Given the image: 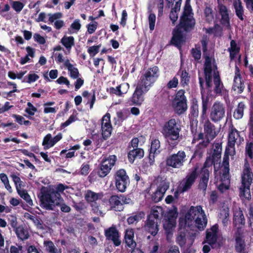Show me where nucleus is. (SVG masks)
Returning <instances> with one entry per match:
<instances>
[{
	"label": "nucleus",
	"mask_w": 253,
	"mask_h": 253,
	"mask_svg": "<svg viewBox=\"0 0 253 253\" xmlns=\"http://www.w3.org/2000/svg\"><path fill=\"white\" fill-rule=\"evenodd\" d=\"M203 127L205 135L202 132L195 134L192 140L193 143H196L200 140H202L197 145L196 150L195 152V155H198L200 157L202 156L203 150L207 148L211 141L217 135L214 125L209 119L205 121Z\"/></svg>",
	"instance_id": "nucleus-1"
},
{
	"label": "nucleus",
	"mask_w": 253,
	"mask_h": 253,
	"mask_svg": "<svg viewBox=\"0 0 253 253\" xmlns=\"http://www.w3.org/2000/svg\"><path fill=\"white\" fill-rule=\"evenodd\" d=\"M185 223L191 226L194 223L200 230H203L207 224V218L201 206H191L185 216Z\"/></svg>",
	"instance_id": "nucleus-2"
},
{
	"label": "nucleus",
	"mask_w": 253,
	"mask_h": 253,
	"mask_svg": "<svg viewBox=\"0 0 253 253\" xmlns=\"http://www.w3.org/2000/svg\"><path fill=\"white\" fill-rule=\"evenodd\" d=\"M180 130L178 120L171 119L165 124L162 133L169 143L174 141L173 144L176 145L178 143Z\"/></svg>",
	"instance_id": "nucleus-3"
},
{
	"label": "nucleus",
	"mask_w": 253,
	"mask_h": 253,
	"mask_svg": "<svg viewBox=\"0 0 253 253\" xmlns=\"http://www.w3.org/2000/svg\"><path fill=\"white\" fill-rule=\"evenodd\" d=\"M205 61L204 64V72L206 85L208 87L212 86V77L219 76L215 59L206 55L204 57Z\"/></svg>",
	"instance_id": "nucleus-4"
},
{
	"label": "nucleus",
	"mask_w": 253,
	"mask_h": 253,
	"mask_svg": "<svg viewBox=\"0 0 253 253\" xmlns=\"http://www.w3.org/2000/svg\"><path fill=\"white\" fill-rule=\"evenodd\" d=\"M205 61L204 64V72L206 85L208 87L212 86V77L219 76L215 59L206 55L204 57Z\"/></svg>",
	"instance_id": "nucleus-5"
},
{
	"label": "nucleus",
	"mask_w": 253,
	"mask_h": 253,
	"mask_svg": "<svg viewBox=\"0 0 253 253\" xmlns=\"http://www.w3.org/2000/svg\"><path fill=\"white\" fill-rule=\"evenodd\" d=\"M253 179V174L248 163H245L242 174V186L240 188L242 196L247 199L251 198L250 185Z\"/></svg>",
	"instance_id": "nucleus-6"
},
{
	"label": "nucleus",
	"mask_w": 253,
	"mask_h": 253,
	"mask_svg": "<svg viewBox=\"0 0 253 253\" xmlns=\"http://www.w3.org/2000/svg\"><path fill=\"white\" fill-rule=\"evenodd\" d=\"M190 0H186L183 14L180 17L179 26L185 31H188L193 28L195 24L193 18V13L190 5Z\"/></svg>",
	"instance_id": "nucleus-7"
},
{
	"label": "nucleus",
	"mask_w": 253,
	"mask_h": 253,
	"mask_svg": "<svg viewBox=\"0 0 253 253\" xmlns=\"http://www.w3.org/2000/svg\"><path fill=\"white\" fill-rule=\"evenodd\" d=\"M57 199L56 195L52 193L51 189L42 191L40 198V206L46 210H53L56 206L61 204Z\"/></svg>",
	"instance_id": "nucleus-8"
},
{
	"label": "nucleus",
	"mask_w": 253,
	"mask_h": 253,
	"mask_svg": "<svg viewBox=\"0 0 253 253\" xmlns=\"http://www.w3.org/2000/svg\"><path fill=\"white\" fill-rule=\"evenodd\" d=\"M186 155L184 151H179L168 157L166 160V165L173 169H180L183 166L186 161Z\"/></svg>",
	"instance_id": "nucleus-9"
},
{
	"label": "nucleus",
	"mask_w": 253,
	"mask_h": 253,
	"mask_svg": "<svg viewBox=\"0 0 253 253\" xmlns=\"http://www.w3.org/2000/svg\"><path fill=\"white\" fill-rule=\"evenodd\" d=\"M177 217V212L176 209L169 210L165 216L163 227L168 236L172 234V230L175 226Z\"/></svg>",
	"instance_id": "nucleus-10"
},
{
	"label": "nucleus",
	"mask_w": 253,
	"mask_h": 253,
	"mask_svg": "<svg viewBox=\"0 0 253 253\" xmlns=\"http://www.w3.org/2000/svg\"><path fill=\"white\" fill-rule=\"evenodd\" d=\"M172 105L175 112L178 114H181L186 111L187 106L184 90H180L177 92Z\"/></svg>",
	"instance_id": "nucleus-11"
},
{
	"label": "nucleus",
	"mask_w": 253,
	"mask_h": 253,
	"mask_svg": "<svg viewBox=\"0 0 253 253\" xmlns=\"http://www.w3.org/2000/svg\"><path fill=\"white\" fill-rule=\"evenodd\" d=\"M130 201V199H127L123 196L113 195L109 199L110 209L115 211H122L124 208V204H129Z\"/></svg>",
	"instance_id": "nucleus-12"
},
{
	"label": "nucleus",
	"mask_w": 253,
	"mask_h": 253,
	"mask_svg": "<svg viewBox=\"0 0 253 253\" xmlns=\"http://www.w3.org/2000/svg\"><path fill=\"white\" fill-rule=\"evenodd\" d=\"M117 161L115 155L109 156L101 163L98 174L100 177L106 176L110 171L112 168L115 165Z\"/></svg>",
	"instance_id": "nucleus-13"
},
{
	"label": "nucleus",
	"mask_w": 253,
	"mask_h": 253,
	"mask_svg": "<svg viewBox=\"0 0 253 253\" xmlns=\"http://www.w3.org/2000/svg\"><path fill=\"white\" fill-rule=\"evenodd\" d=\"M115 183L117 189L121 192L125 191L129 182L128 176L124 169L118 170L115 174Z\"/></svg>",
	"instance_id": "nucleus-14"
},
{
	"label": "nucleus",
	"mask_w": 253,
	"mask_h": 253,
	"mask_svg": "<svg viewBox=\"0 0 253 253\" xmlns=\"http://www.w3.org/2000/svg\"><path fill=\"white\" fill-rule=\"evenodd\" d=\"M225 109L223 104L216 102L212 105L211 113L210 118L214 122L221 121L225 116Z\"/></svg>",
	"instance_id": "nucleus-15"
},
{
	"label": "nucleus",
	"mask_w": 253,
	"mask_h": 253,
	"mask_svg": "<svg viewBox=\"0 0 253 253\" xmlns=\"http://www.w3.org/2000/svg\"><path fill=\"white\" fill-rule=\"evenodd\" d=\"M197 177V168H195L194 170L189 172L181 182L180 186L181 192H184L190 189Z\"/></svg>",
	"instance_id": "nucleus-16"
},
{
	"label": "nucleus",
	"mask_w": 253,
	"mask_h": 253,
	"mask_svg": "<svg viewBox=\"0 0 253 253\" xmlns=\"http://www.w3.org/2000/svg\"><path fill=\"white\" fill-rule=\"evenodd\" d=\"M102 135L104 139L109 137L112 132V126L110 123V115L107 113L102 119L101 123Z\"/></svg>",
	"instance_id": "nucleus-17"
},
{
	"label": "nucleus",
	"mask_w": 253,
	"mask_h": 253,
	"mask_svg": "<svg viewBox=\"0 0 253 253\" xmlns=\"http://www.w3.org/2000/svg\"><path fill=\"white\" fill-rule=\"evenodd\" d=\"M105 235L107 239L113 241L116 246H119L121 243L118 230L116 227L112 226L105 231Z\"/></svg>",
	"instance_id": "nucleus-18"
},
{
	"label": "nucleus",
	"mask_w": 253,
	"mask_h": 253,
	"mask_svg": "<svg viewBox=\"0 0 253 253\" xmlns=\"http://www.w3.org/2000/svg\"><path fill=\"white\" fill-rule=\"evenodd\" d=\"M245 86L244 82L241 77V73L239 68L235 66V73L234 78V84H233V89L235 91H237L238 93H241L243 92Z\"/></svg>",
	"instance_id": "nucleus-19"
},
{
	"label": "nucleus",
	"mask_w": 253,
	"mask_h": 253,
	"mask_svg": "<svg viewBox=\"0 0 253 253\" xmlns=\"http://www.w3.org/2000/svg\"><path fill=\"white\" fill-rule=\"evenodd\" d=\"M217 230L218 226L214 225L210 230L207 231L206 242L212 248L216 247Z\"/></svg>",
	"instance_id": "nucleus-20"
},
{
	"label": "nucleus",
	"mask_w": 253,
	"mask_h": 253,
	"mask_svg": "<svg viewBox=\"0 0 253 253\" xmlns=\"http://www.w3.org/2000/svg\"><path fill=\"white\" fill-rule=\"evenodd\" d=\"M239 137L238 131L232 126L229 132L228 144L226 148L230 149L232 151H235V144Z\"/></svg>",
	"instance_id": "nucleus-21"
},
{
	"label": "nucleus",
	"mask_w": 253,
	"mask_h": 253,
	"mask_svg": "<svg viewBox=\"0 0 253 253\" xmlns=\"http://www.w3.org/2000/svg\"><path fill=\"white\" fill-rule=\"evenodd\" d=\"M159 222L155 220L148 218L144 226V229L146 231L154 236L159 231Z\"/></svg>",
	"instance_id": "nucleus-22"
},
{
	"label": "nucleus",
	"mask_w": 253,
	"mask_h": 253,
	"mask_svg": "<svg viewBox=\"0 0 253 253\" xmlns=\"http://www.w3.org/2000/svg\"><path fill=\"white\" fill-rule=\"evenodd\" d=\"M217 10L221 16V22L224 24L229 23V17L228 9L225 5L223 4L219 0L217 1Z\"/></svg>",
	"instance_id": "nucleus-23"
},
{
	"label": "nucleus",
	"mask_w": 253,
	"mask_h": 253,
	"mask_svg": "<svg viewBox=\"0 0 253 253\" xmlns=\"http://www.w3.org/2000/svg\"><path fill=\"white\" fill-rule=\"evenodd\" d=\"M145 92L144 89L137 86L131 97V101L132 104L136 105H141L144 101L143 94Z\"/></svg>",
	"instance_id": "nucleus-24"
},
{
	"label": "nucleus",
	"mask_w": 253,
	"mask_h": 253,
	"mask_svg": "<svg viewBox=\"0 0 253 253\" xmlns=\"http://www.w3.org/2000/svg\"><path fill=\"white\" fill-rule=\"evenodd\" d=\"M245 218L243 211L239 209L234 211L233 223L238 229L241 228L245 224Z\"/></svg>",
	"instance_id": "nucleus-25"
},
{
	"label": "nucleus",
	"mask_w": 253,
	"mask_h": 253,
	"mask_svg": "<svg viewBox=\"0 0 253 253\" xmlns=\"http://www.w3.org/2000/svg\"><path fill=\"white\" fill-rule=\"evenodd\" d=\"M134 231L132 229L126 230L125 235V242L127 246L131 248H134L136 243L134 240Z\"/></svg>",
	"instance_id": "nucleus-26"
},
{
	"label": "nucleus",
	"mask_w": 253,
	"mask_h": 253,
	"mask_svg": "<svg viewBox=\"0 0 253 253\" xmlns=\"http://www.w3.org/2000/svg\"><path fill=\"white\" fill-rule=\"evenodd\" d=\"M233 6L237 16L242 21L244 20V9L241 0H234Z\"/></svg>",
	"instance_id": "nucleus-27"
},
{
	"label": "nucleus",
	"mask_w": 253,
	"mask_h": 253,
	"mask_svg": "<svg viewBox=\"0 0 253 253\" xmlns=\"http://www.w3.org/2000/svg\"><path fill=\"white\" fill-rule=\"evenodd\" d=\"M163 213V209L160 207H153L151 211L150 214L148 218L152 220H155L160 222V218Z\"/></svg>",
	"instance_id": "nucleus-28"
},
{
	"label": "nucleus",
	"mask_w": 253,
	"mask_h": 253,
	"mask_svg": "<svg viewBox=\"0 0 253 253\" xmlns=\"http://www.w3.org/2000/svg\"><path fill=\"white\" fill-rule=\"evenodd\" d=\"M144 151L141 148H135L129 152L128 158L129 162L132 163L136 158H141L143 157Z\"/></svg>",
	"instance_id": "nucleus-29"
},
{
	"label": "nucleus",
	"mask_w": 253,
	"mask_h": 253,
	"mask_svg": "<svg viewBox=\"0 0 253 253\" xmlns=\"http://www.w3.org/2000/svg\"><path fill=\"white\" fill-rule=\"evenodd\" d=\"M201 93L202 100V117L205 118L206 117L207 110L211 104L210 101V97L207 94H205L202 91Z\"/></svg>",
	"instance_id": "nucleus-30"
},
{
	"label": "nucleus",
	"mask_w": 253,
	"mask_h": 253,
	"mask_svg": "<svg viewBox=\"0 0 253 253\" xmlns=\"http://www.w3.org/2000/svg\"><path fill=\"white\" fill-rule=\"evenodd\" d=\"M103 196L102 193H95L91 190H87L85 194L84 198L88 202H94L101 199Z\"/></svg>",
	"instance_id": "nucleus-31"
},
{
	"label": "nucleus",
	"mask_w": 253,
	"mask_h": 253,
	"mask_svg": "<svg viewBox=\"0 0 253 253\" xmlns=\"http://www.w3.org/2000/svg\"><path fill=\"white\" fill-rule=\"evenodd\" d=\"M15 232L17 237L22 241L27 239L29 237L27 229H25L22 225L18 226Z\"/></svg>",
	"instance_id": "nucleus-32"
},
{
	"label": "nucleus",
	"mask_w": 253,
	"mask_h": 253,
	"mask_svg": "<svg viewBox=\"0 0 253 253\" xmlns=\"http://www.w3.org/2000/svg\"><path fill=\"white\" fill-rule=\"evenodd\" d=\"M154 82V81L148 77H146V76L144 75L143 76L141 77V81L137 86H140V87L144 89L145 91H147L149 89V87Z\"/></svg>",
	"instance_id": "nucleus-33"
},
{
	"label": "nucleus",
	"mask_w": 253,
	"mask_h": 253,
	"mask_svg": "<svg viewBox=\"0 0 253 253\" xmlns=\"http://www.w3.org/2000/svg\"><path fill=\"white\" fill-rule=\"evenodd\" d=\"M10 177L14 183L17 192L24 190L23 188L25 186V183L21 180L19 176L15 173H12Z\"/></svg>",
	"instance_id": "nucleus-34"
},
{
	"label": "nucleus",
	"mask_w": 253,
	"mask_h": 253,
	"mask_svg": "<svg viewBox=\"0 0 253 253\" xmlns=\"http://www.w3.org/2000/svg\"><path fill=\"white\" fill-rule=\"evenodd\" d=\"M67 188V186L62 183H60L56 186L55 189H51L52 193H54L56 195L57 201H60V202L63 201V199L61 197V194L63 193L64 191Z\"/></svg>",
	"instance_id": "nucleus-35"
},
{
	"label": "nucleus",
	"mask_w": 253,
	"mask_h": 253,
	"mask_svg": "<svg viewBox=\"0 0 253 253\" xmlns=\"http://www.w3.org/2000/svg\"><path fill=\"white\" fill-rule=\"evenodd\" d=\"M229 210L228 208H223L220 210L219 213V218L221 220L223 225L224 226H226L229 222Z\"/></svg>",
	"instance_id": "nucleus-36"
},
{
	"label": "nucleus",
	"mask_w": 253,
	"mask_h": 253,
	"mask_svg": "<svg viewBox=\"0 0 253 253\" xmlns=\"http://www.w3.org/2000/svg\"><path fill=\"white\" fill-rule=\"evenodd\" d=\"M214 91L216 94H221L224 91V86L219 76L213 78Z\"/></svg>",
	"instance_id": "nucleus-37"
},
{
	"label": "nucleus",
	"mask_w": 253,
	"mask_h": 253,
	"mask_svg": "<svg viewBox=\"0 0 253 253\" xmlns=\"http://www.w3.org/2000/svg\"><path fill=\"white\" fill-rule=\"evenodd\" d=\"M240 47L237 46L236 42L232 40L230 42V47L228 48L230 52V57L231 60L235 58L236 56L239 53Z\"/></svg>",
	"instance_id": "nucleus-38"
},
{
	"label": "nucleus",
	"mask_w": 253,
	"mask_h": 253,
	"mask_svg": "<svg viewBox=\"0 0 253 253\" xmlns=\"http://www.w3.org/2000/svg\"><path fill=\"white\" fill-rule=\"evenodd\" d=\"M204 16L205 20L208 23H211L214 20V13L212 8L207 6L204 10Z\"/></svg>",
	"instance_id": "nucleus-39"
},
{
	"label": "nucleus",
	"mask_w": 253,
	"mask_h": 253,
	"mask_svg": "<svg viewBox=\"0 0 253 253\" xmlns=\"http://www.w3.org/2000/svg\"><path fill=\"white\" fill-rule=\"evenodd\" d=\"M235 240L236 242L235 246L236 250L238 252H241L244 251L245 247V243L238 233L236 234Z\"/></svg>",
	"instance_id": "nucleus-40"
},
{
	"label": "nucleus",
	"mask_w": 253,
	"mask_h": 253,
	"mask_svg": "<svg viewBox=\"0 0 253 253\" xmlns=\"http://www.w3.org/2000/svg\"><path fill=\"white\" fill-rule=\"evenodd\" d=\"M158 68L157 66H154L149 68L144 75L146 76V77H148L155 82V79L158 77Z\"/></svg>",
	"instance_id": "nucleus-41"
},
{
	"label": "nucleus",
	"mask_w": 253,
	"mask_h": 253,
	"mask_svg": "<svg viewBox=\"0 0 253 253\" xmlns=\"http://www.w3.org/2000/svg\"><path fill=\"white\" fill-rule=\"evenodd\" d=\"M230 183L229 176L221 175V183L218 186V189L220 191H223V186H224V189H228Z\"/></svg>",
	"instance_id": "nucleus-42"
},
{
	"label": "nucleus",
	"mask_w": 253,
	"mask_h": 253,
	"mask_svg": "<svg viewBox=\"0 0 253 253\" xmlns=\"http://www.w3.org/2000/svg\"><path fill=\"white\" fill-rule=\"evenodd\" d=\"M43 246L46 251L49 253H59L57 249L51 241H44Z\"/></svg>",
	"instance_id": "nucleus-43"
},
{
	"label": "nucleus",
	"mask_w": 253,
	"mask_h": 253,
	"mask_svg": "<svg viewBox=\"0 0 253 253\" xmlns=\"http://www.w3.org/2000/svg\"><path fill=\"white\" fill-rule=\"evenodd\" d=\"M222 151L221 144L219 143H215L214 144V148L213 149V153L211 157L214 159L218 161L220 159L221 154Z\"/></svg>",
	"instance_id": "nucleus-44"
},
{
	"label": "nucleus",
	"mask_w": 253,
	"mask_h": 253,
	"mask_svg": "<svg viewBox=\"0 0 253 253\" xmlns=\"http://www.w3.org/2000/svg\"><path fill=\"white\" fill-rule=\"evenodd\" d=\"M62 44L67 48L70 49L74 45V39L73 37L64 36L61 40Z\"/></svg>",
	"instance_id": "nucleus-45"
},
{
	"label": "nucleus",
	"mask_w": 253,
	"mask_h": 253,
	"mask_svg": "<svg viewBox=\"0 0 253 253\" xmlns=\"http://www.w3.org/2000/svg\"><path fill=\"white\" fill-rule=\"evenodd\" d=\"M187 238L186 233L180 232L177 235L176 241L180 247H183L185 245Z\"/></svg>",
	"instance_id": "nucleus-46"
},
{
	"label": "nucleus",
	"mask_w": 253,
	"mask_h": 253,
	"mask_svg": "<svg viewBox=\"0 0 253 253\" xmlns=\"http://www.w3.org/2000/svg\"><path fill=\"white\" fill-rule=\"evenodd\" d=\"M245 105L243 102L239 103L237 108L235 110L233 116L236 119H241L244 115Z\"/></svg>",
	"instance_id": "nucleus-47"
},
{
	"label": "nucleus",
	"mask_w": 253,
	"mask_h": 253,
	"mask_svg": "<svg viewBox=\"0 0 253 253\" xmlns=\"http://www.w3.org/2000/svg\"><path fill=\"white\" fill-rule=\"evenodd\" d=\"M235 153V151H232L230 149L226 148L222 162L223 167H229V156L234 155Z\"/></svg>",
	"instance_id": "nucleus-48"
},
{
	"label": "nucleus",
	"mask_w": 253,
	"mask_h": 253,
	"mask_svg": "<svg viewBox=\"0 0 253 253\" xmlns=\"http://www.w3.org/2000/svg\"><path fill=\"white\" fill-rule=\"evenodd\" d=\"M17 193L29 205L32 206L33 205V201L26 190L24 189L19 192L18 191Z\"/></svg>",
	"instance_id": "nucleus-49"
},
{
	"label": "nucleus",
	"mask_w": 253,
	"mask_h": 253,
	"mask_svg": "<svg viewBox=\"0 0 253 253\" xmlns=\"http://www.w3.org/2000/svg\"><path fill=\"white\" fill-rule=\"evenodd\" d=\"M158 181H160L157 189L165 194L169 187V182L165 179L163 180L162 178H158Z\"/></svg>",
	"instance_id": "nucleus-50"
},
{
	"label": "nucleus",
	"mask_w": 253,
	"mask_h": 253,
	"mask_svg": "<svg viewBox=\"0 0 253 253\" xmlns=\"http://www.w3.org/2000/svg\"><path fill=\"white\" fill-rule=\"evenodd\" d=\"M144 212L141 211L134 215L129 217L127 219V221L129 224H131L134 223L135 222H137L141 220L142 218H144Z\"/></svg>",
	"instance_id": "nucleus-51"
},
{
	"label": "nucleus",
	"mask_w": 253,
	"mask_h": 253,
	"mask_svg": "<svg viewBox=\"0 0 253 253\" xmlns=\"http://www.w3.org/2000/svg\"><path fill=\"white\" fill-rule=\"evenodd\" d=\"M178 74H180V82L182 85L183 86L187 85L190 79V76H189L188 73L185 70H180Z\"/></svg>",
	"instance_id": "nucleus-52"
},
{
	"label": "nucleus",
	"mask_w": 253,
	"mask_h": 253,
	"mask_svg": "<svg viewBox=\"0 0 253 253\" xmlns=\"http://www.w3.org/2000/svg\"><path fill=\"white\" fill-rule=\"evenodd\" d=\"M52 141L53 138H52L51 134L48 133L44 137L42 141V145L44 146L45 149H48L51 147H53L54 145L52 144Z\"/></svg>",
	"instance_id": "nucleus-53"
},
{
	"label": "nucleus",
	"mask_w": 253,
	"mask_h": 253,
	"mask_svg": "<svg viewBox=\"0 0 253 253\" xmlns=\"http://www.w3.org/2000/svg\"><path fill=\"white\" fill-rule=\"evenodd\" d=\"M171 42L173 44L176 46H178L182 42V37L181 34L178 31V30L174 31Z\"/></svg>",
	"instance_id": "nucleus-54"
},
{
	"label": "nucleus",
	"mask_w": 253,
	"mask_h": 253,
	"mask_svg": "<svg viewBox=\"0 0 253 253\" xmlns=\"http://www.w3.org/2000/svg\"><path fill=\"white\" fill-rule=\"evenodd\" d=\"M39 79V76L35 73H30L27 77H25L22 82L31 84L36 82Z\"/></svg>",
	"instance_id": "nucleus-55"
},
{
	"label": "nucleus",
	"mask_w": 253,
	"mask_h": 253,
	"mask_svg": "<svg viewBox=\"0 0 253 253\" xmlns=\"http://www.w3.org/2000/svg\"><path fill=\"white\" fill-rule=\"evenodd\" d=\"M148 22L149 29L152 31L154 30L156 22V15L155 14L151 13V11H149V15L148 16Z\"/></svg>",
	"instance_id": "nucleus-56"
},
{
	"label": "nucleus",
	"mask_w": 253,
	"mask_h": 253,
	"mask_svg": "<svg viewBox=\"0 0 253 253\" xmlns=\"http://www.w3.org/2000/svg\"><path fill=\"white\" fill-rule=\"evenodd\" d=\"M83 96L84 97L87 99V103H90V108H91L95 100V95H91L87 91H85L83 93Z\"/></svg>",
	"instance_id": "nucleus-57"
},
{
	"label": "nucleus",
	"mask_w": 253,
	"mask_h": 253,
	"mask_svg": "<svg viewBox=\"0 0 253 253\" xmlns=\"http://www.w3.org/2000/svg\"><path fill=\"white\" fill-rule=\"evenodd\" d=\"M12 8L17 13L20 12L24 6V4L19 1H13L11 3Z\"/></svg>",
	"instance_id": "nucleus-58"
},
{
	"label": "nucleus",
	"mask_w": 253,
	"mask_h": 253,
	"mask_svg": "<svg viewBox=\"0 0 253 253\" xmlns=\"http://www.w3.org/2000/svg\"><path fill=\"white\" fill-rule=\"evenodd\" d=\"M164 194L158 189L153 193L151 196L152 200L155 203L160 201L164 196Z\"/></svg>",
	"instance_id": "nucleus-59"
},
{
	"label": "nucleus",
	"mask_w": 253,
	"mask_h": 253,
	"mask_svg": "<svg viewBox=\"0 0 253 253\" xmlns=\"http://www.w3.org/2000/svg\"><path fill=\"white\" fill-rule=\"evenodd\" d=\"M160 147V142L159 140L155 139L151 143V147L150 149V154H155ZM151 157V155H150Z\"/></svg>",
	"instance_id": "nucleus-60"
},
{
	"label": "nucleus",
	"mask_w": 253,
	"mask_h": 253,
	"mask_svg": "<svg viewBox=\"0 0 253 253\" xmlns=\"http://www.w3.org/2000/svg\"><path fill=\"white\" fill-rule=\"evenodd\" d=\"M246 152L250 159L253 158V143H248L246 147Z\"/></svg>",
	"instance_id": "nucleus-61"
},
{
	"label": "nucleus",
	"mask_w": 253,
	"mask_h": 253,
	"mask_svg": "<svg viewBox=\"0 0 253 253\" xmlns=\"http://www.w3.org/2000/svg\"><path fill=\"white\" fill-rule=\"evenodd\" d=\"M218 161L214 159L211 156L207 158L203 168L207 169L208 167H211L212 165H214L215 162Z\"/></svg>",
	"instance_id": "nucleus-62"
},
{
	"label": "nucleus",
	"mask_w": 253,
	"mask_h": 253,
	"mask_svg": "<svg viewBox=\"0 0 253 253\" xmlns=\"http://www.w3.org/2000/svg\"><path fill=\"white\" fill-rule=\"evenodd\" d=\"M193 57L196 60H199L201 57V52L200 48H193L191 50Z\"/></svg>",
	"instance_id": "nucleus-63"
},
{
	"label": "nucleus",
	"mask_w": 253,
	"mask_h": 253,
	"mask_svg": "<svg viewBox=\"0 0 253 253\" xmlns=\"http://www.w3.org/2000/svg\"><path fill=\"white\" fill-rule=\"evenodd\" d=\"M209 181H206L203 179H200L199 184V189L203 191L204 194H205L206 190L207 188L208 183Z\"/></svg>",
	"instance_id": "nucleus-64"
}]
</instances>
